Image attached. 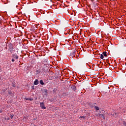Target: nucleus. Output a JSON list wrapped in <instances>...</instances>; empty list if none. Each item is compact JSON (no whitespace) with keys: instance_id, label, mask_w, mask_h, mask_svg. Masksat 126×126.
<instances>
[{"instance_id":"obj_1","label":"nucleus","mask_w":126,"mask_h":126,"mask_svg":"<svg viewBox=\"0 0 126 126\" xmlns=\"http://www.w3.org/2000/svg\"><path fill=\"white\" fill-rule=\"evenodd\" d=\"M75 53H76V50L72 51L69 55L70 58H71V59H72V58L73 57L75 58Z\"/></svg>"},{"instance_id":"obj_2","label":"nucleus","mask_w":126,"mask_h":126,"mask_svg":"<svg viewBox=\"0 0 126 126\" xmlns=\"http://www.w3.org/2000/svg\"><path fill=\"white\" fill-rule=\"evenodd\" d=\"M12 59L15 60H18L19 59V56L16 53H14L12 54Z\"/></svg>"},{"instance_id":"obj_3","label":"nucleus","mask_w":126,"mask_h":126,"mask_svg":"<svg viewBox=\"0 0 126 126\" xmlns=\"http://www.w3.org/2000/svg\"><path fill=\"white\" fill-rule=\"evenodd\" d=\"M42 95L45 96H47L48 95V90H43L42 91Z\"/></svg>"},{"instance_id":"obj_4","label":"nucleus","mask_w":126,"mask_h":126,"mask_svg":"<svg viewBox=\"0 0 126 126\" xmlns=\"http://www.w3.org/2000/svg\"><path fill=\"white\" fill-rule=\"evenodd\" d=\"M40 105L41 109H46V108L45 107V104H44V102H40Z\"/></svg>"},{"instance_id":"obj_5","label":"nucleus","mask_w":126,"mask_h":126,"mask_svg":"<svg viewBox=\"0 0 126 126\" xmlns=\"http://www.w3.org/2000/svg\"><path fill=\"white\" fill-rule=\"evenodd\" d=\"M33 84H34V85H38V84H39V80H38V79H36L34 81Z\"/></svg>"},{"instance_id":"obj_6","label":"nucleus","mask_w":126,"mask_h":126,"mask_svg":"<svg viewBox=\"0 0 126 126\" xmlns=\"http://www.w3.org/2000/svg\"><path fill=\"white\" fill-rule=\"evenodd\" d=\"M16 83H15V82H13L12 83V86H13V87H16Z\"/></svg>"},{"instance_id":"obj_7","label":"nucleus","mask_w":126,"mask_h":126,"mask_svg":"<svg viewBox=\"0 0 126 126\" xmlns=\"http://www.w3.org/2000/svg\"><path fill=\"white\" fill-rule=\"evenodd\" d=\"M100 117L101 118H102V119H103L104 120H105V116H104V115L103 114H100L99 115Z\"/></svg>"},{"instance_id":"obj_8","label":"nucleus","mask_w":126,"mask_h":126,"mask_svg":"<svg viewBox=\"0 0 126 126\" xmlns=\"http://www.w3.org/2000/svg\"><path fill=\"white\" fill-rule=\"evenodd\" d=\"M72 88L74 91H75L76 90V87L75 86H73Z\"/></svg>"},{"instance_id":"obj_9","label":"nucleus","mask_w":126,"mask_h":126,"mask_svg":"<svg viewBox=\"0 0 126 126\" xmlns=\"http://www.w3.org/2000/svg\"><path fill=\"white\" fill-rule=\"evenodd\" d=\"M102 55H103V56H104V57H107V53L106 52H103L102 53Z\"/></svg>"},{"instance_id":"obj_10","label":"nucleus","mask_w":126,"mask_h":126,"mask_svg":"<svg viewBox=\"0 0 126 126\" xmlns=\"http://www.w3.org/2000/svg\"><path fill=\"white\" fill-rule=\"evenodd\" d=\"M39 83H40L41 84V85H44V82H43V80H40L39 81Z\"/></svg>"},{"instance_id":"obj_11","label":"nucleus","mask_w":126,"mask_h":126,"mask_svg":"<svg viewBox=\"0 0 126 126\" xmlns=\"http://www.w3.org/2000/svg\"><path fill=\"white\" fill-rule=\"evenodd\" d=\"M94 109H95V110H96V111H99V107H98V106H95Z\"/></svg>"},{"instance_id":"obj_12","label":"nucleus","mask_w":126,"mask_h":126,"mask_svg":"<svg viewBox=\"0 0 126 126\" xmlns=\"http://www.w3.org/2000/svg\"><path fill=\"white\" fill-rule=\"evenodd\" d=\"M100 58V59H101L102 60H103V59H104V55H103V54H101Z\"/></svg>"},{"instance_id":"obj_13","label":"nucleus","mask_w":126,"mask_h":126,"mask_svg":"<svg viewBox=\"0 0 126 126\" xmlns=\"http://www.w3.org/2000/svg\"><path fill=\"white\" fill-rule=\"evenodd\" d=\"M28 100H29V101H33V98H28Z\"/></svg>"},{"instance_id":"obj_14","label":"nucleus","mask_w":126,"mask_h":126,"mask_svg":"<svg viewBox=\"0 0 126 126\" xmlns=\"http://www.w3.org/2000/svg\"><path fill=\"white\" fill-rule=\"evenodd\" d=\"M123 126H126V123L125 121L123 122Z\"/></svg>"},{"instance_id":"obj_15","label":"nucleus","mask_w":126,"mask_h":126,"mask_svg":"<svg viewBox=\"0 0 126 126\" xmlns=\"http://www.w3.org/2000/svg\"><path fill=\"white\" fill-rule=\"evenodd\" d=\"M13 117H14V115H11V116H10V118H11V119L12 120V118H13Z\"/></svg>"},{"instance_id":"obj_16","label":"nucleus","mask_w":126,"mask_h":126,"mask_svg":"<svg viewBox=\"0 0 126 126\" xmlns=\"http://www.w3.org/2000/svg\"><path fill=\"white\" fill-rule=\"evenodd\" d=\"M81 119H85V116H80Z\"/></svg>"},{"instance_id":"obj_17","label":"nucleus","mask_w":126,"mask_h":126,"mask_svg":"<svg viewBox=\"0 0 126 126\" xmlns=\"http://www.w3.org/2000/svg\"><path fill=\"white\" fill-rule=\"evenodd\" d=\"M12 62H15V59H14L13 58H12V59L11 60Z\"/></svg>"},{"instance_id":"obj_18","label":"nucleus","mask_w":126,"mask_h":126,"mask_svg":"<svg viewBox=\"0 0 126 126\" xmlns=\"http://www.w3.org/2000/svg\"><path fill=\"white\" fill-rule=\"evenodd\" d=\"M75 63H79V61H78V60H76V61H75Z\"/></svg>"},{"instance_id":"obj_19","label":"nucleus","mask_w":126,"mask_h":126,"mask_svg":"<svg viewBox=\"0 0 126 126\" xmlns=\"http://www.w3.org/2000/svg\"><path fill=\"white\" fill-rule=\"evenodd\" d=\"M8 93H9V94H11V92H9Z\"/></svg>"},{"instance_id":"obj_20","label":"nucleus","mask_w":126,"mask_h":126,"mask_svg":"<svg viewBox=\"0 0 126 126\" xmlns=\"http://www.w3.org/2000/svg\"><path fill=\"white\" fill-rule=\"evenodd\" d=\"M26 99V100H28V98H25Z\"/></svg>"},{"instance_id":"obj_21","label":"nucleus","mask_w":126,"mask_h":126,"mask_svg":"<svg viewBox=\"0 0 126 126\" xmlns=\"http://www.w3.org/2000/svg\"><path fill=\"white\" fill-rule=\"evenodd\" d=\"M0 20H1V19H0V23H1V22H0Z\"/></svg>"},{"instance_id":"obj_22","label":"nucleus","mask_w":126,"mask_h":126,"mask_svg":"<svg viewBox=\"0 0 126 126\" xmlns=\"http://www.w3.org/2000/svg\"><path fill=\"white\" fill-rule=\"evenodd\" d=\"M45 62H48V60H45Z\"/></svg>"},{"instance_id":"obj_23","label":"nucleus","mask_w":126,"mask_h":126,"mask_svg":"<svg viewBox=\"0 0 126 126\" xmlns=\"http://www.w3.org/2000/svg\"><path fill=\"white\" fill-rule=\"evenodd\" d=\"M0 113H1V111H0Z\"/></svg>"}]
</instances>
